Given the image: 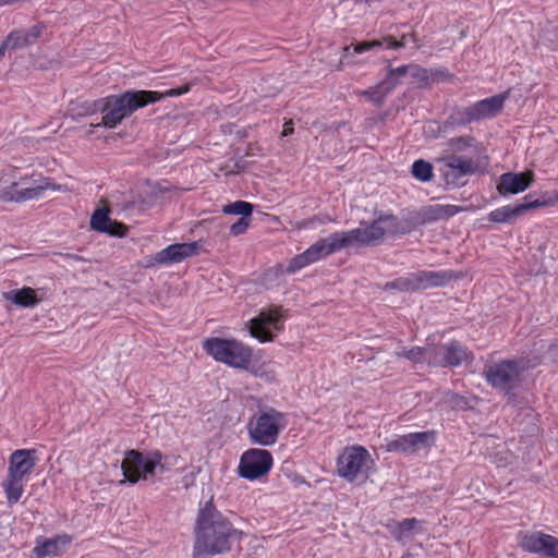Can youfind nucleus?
Wrapping results in <instances>:
<instances>
[{
  "instance_id": "nucleus-1",
  "label": "nucleus",
  "mask_w": 558,
  "mask_h": 558,
  "mask_svg": "<svg viewBox=\"0 0 558 558\" xmlns=\"http://www.w3.org/2000/svg\"><path fill=\"white\" fill-rule=\"evenodd\" d=\"M194 535L192 557L208 558L228 554L243 533L208 500L198 510Z\"/></svg>"
},
{
  "instance_id": "nucleus-2",
  "label": "nucleus",
  "mask_w": 558,
  "mask_h": 558,
  "mask_svg": "<svg viewBox=\"0 0 558 558\" xmlns=\"http://www.w3.org/2000/svg\"><path fill=\"white\" fill-rule=\"evenodd\" d=\"M287 426L286 414L271 407L259 408L257 414L247 424L252 444L272 446Z\"/></svg>"
},
{
  "instance_id": "nucleus-3",
  "label": "nucleus",
  "mask_w": 558,
  "mask_h": 558,
  "mask_svg": "<svg viewBox=\"0 0 558 558\" xmlns=\"http://www.w3.org/2000/svg\"><path fill=\"white\" fill-rule=\"evenodd\" d=\"M203 349L215 361L234 368L247 369L252 362V349L235 339L207 338Z\"/></svg>"
},
{
  "instance_id": "nucleus-4",
  "label": "nucleus",
  "mask_w": 558,
  "mask_h": 558,
  "mask_svg": "<svg viewBox=\"0 0 558 558\" xmlns=\"http://www.w3.org/2000/svg\"><path fill=\"white\" fill-rule=\"evenodd\" d=\"M385 234V228L377 226L373 220L371 223L362 221L360 228L350 231L333 232L326 236V240L329 250L333 254L354 245L369 246L378 244L384 240Z\"/></svg>"
},
{
  "instance_id": "nucleus-5",
  "label": "nucleus",
  "mask_w": 558,
  "mask_h": 558,
  "mask_svg": "<svg viewBox=\"0 0 558 558\" xmlns=\"http://www.w3.org/2000/svg\"><path fill=\"white\" fill-rule=\"evenodd\" d=\"M520 360H504L488 364L484 367L483 375L493 388L504 392L509 399L514 397V389L520 385L521 367Z\"/></svg>"
},
{
  "instance_id": "nucleus-6",
  "label": "nucleus",
  "mask_w": 558,
  "mask_h": 558,
  "mask_svg": "<svg viewBox=\"0 0 558 558\" xmlns=\"http://www.w3.org/2000/svg\"><path fill=\"white\" fill-rule=\"evenodd\" d=\"M97 109L102 113L101 124L106 128H116L126 116L140 107V92H126L124 95L109 96L99 100Z\"/></svg>"
},
{
  "instance_id": "nucleus-7",
  "label": "nucleus",
  "mask_w": 558,
  "mask_h": 558,
  "mask_svg": "<svg viewBox=\"0 0 558 558\" xmlns=\"http://www.w3.org/2000/svg\"><path fill=\"white\" fill-rule=\"evenodd\" d=\"M272 466V456L266 449H248L246 450L239 464V474L246 480H257L266 475Z\"/></svg>"
},
{
  "instance_id": "nucleus-8",
  "label": "nucleus",
  "mask_w": 558,
  "mask_h": 558,
  "mask_svg": "<svg viewBox=\"0 0 558 558\" xmlns=\"http://www.w3.org/2000/svg\"><path fill=\"white\" fill-rule=\"evenodd\" d=\"M49 187L46 185H34L27 177L21 178L20 181L0 182V201L4 203H23L26 201L36 199L41 196L45 190Z\"/></svg>"
},
{
  "instance_id": "nucleus-9",
  "label": "nucleus",
  "mask_w": 558,
  "mask_h": 558,
  "mask_svg": "<svg viewBox=\"0 0 558 558\" xmlns=\"http://www.w3.org/2000/svg\"><path fill=\"white\" fill-rule=\"evenodd\" d=\"M283 316L280 314L279 308L274 306L268 310H263L259 314L248 322V330L252 337L258 339L260 342H269L275 338L270 327L276 331L283 329Z\"/></svg>"
},
{
  "instance_id": "nucleus-10",
  "label": "nucleus",
  "mask_w": 558,
  "mask_h": 558,
  "mask_svg": "<svg viewBox=\"0 0 558 558\" xmlns=\"http://www.w3.org/2000/svg\"><path fill=\"white\" fill-rule=\"evenodd\" d=\"M372 461L368 451L361 446L347 448L338 458V473L341 477L352 482L363 473L364 466Z\"/></svg>"
},
{
  "instance_id": "nucleus-11",
  "label": "nucleus",
  "mask_w": 558,
  "mask_h": 558,
  "mask_svg": "<svg viewBox=\"0 0 558 558\" xmlns=\"http://www.w3.org/2000/svg\"><path fill=\"white\" fill-rule=\"evenodd\" d=\"M429 365L440 367L459 366L469 357V352L459 341L432 345L429 349Z\"/></svg>"
},
{
  "instance_id": "nucleus-12",
  "label": "nucleus",
  "mask_w": 558,
  "mask_h": 558,
  "mask_svg": "<svg viewBox=\"0 0 558 558\" xmlns=\"http://www.w3.org/2000/svg\"><path fill=\"white\" fill-rule=\"evenodd\" d=\"M435 438L434 430L410 433L389 440L386 448L390 452L414 453L420 449L433 446Z\"/></svg>"
},
{
  "instance_id": "nucleus-13",
  "label": "nucleus",
  "mask_w": 558,
  "mask_h": 558,
  "mask_svg": "<svg viewBox=\"0 0 558 558\" xmlns=\"http://www.w3.org/2000/svg\"><path fill=\"white\" fill-rule=\"evenodd\" d=\"M198 243H175L167 246L158 252L156 255L149 257L144 267H150L155 264H172L180 263L187 257L194 256L198 253Z\"/></svg>"
},
{
  "instance_id": "nucleus-14",
  "label": "nucleus",
  "mask_w": 558,
  "mask_h": 558,
  "mask_svg": "<svg viewBox=\"0 0 558 558\" xmlns=\"http://www.w3.org/2000/svg\"><path fill=\"white\" fill-rule=\"evenodd\" d=\"M532 195H526L524 197V202L510 206H502L497 208L488 214V220L495 223H506L511 222L525 211L534 208H538L546 205V202H541L539 199H532Z\"/></svg>"
},
{
  "instance_id": "nucleus-15",
  "label": "nucleus",
  "mask_w": 558,
  "mask_h": 558,
  "mask_svg": "<svg viewBox=\"0 0 558 558\" xmlns=\"http://www.w3.org/2000/svg\"><path fill=\"white\" fill-rule=\"evenodd\" d=\"M331 254L326 238L320 239L313 243L306 251L293 257L287 266L286 271L288 274H294L303 267Z\"/></svg>"
},
{
  "instance_id": "nucleus-16",
  "label": "nucleus",
  "mask_w": 558,
  "mask_h": 558,
  "mask_svg": "<svg viewBox=\"0 0 558 558\" xmlns=\"http://www.w3.org/2000/svg\"><path fill=\"white\" fill-rule=\"evenodd\" d=\"M533 172H506L499 178L497 190L499 194H518L525 191L533 182Z\"/></svg>"
},
{
  "instance_id": "nucleus-17",
  "label": "nucleus",
  "mask_w": 558,
  "mask_h": 558,
  "mask_svg": "<svg viewBox=\"0 0 558 558\" xmlns=\"http://www.w3.org/2000/svg\"><path fill=\"white\" fill-rule=\"evenodd\" d=\"M168 470L159 450L142 451V482L155 483Z\"/></svg>"
},
{
  "instance_id": "nucleus-18",
  "label": "nucleus",
  "mask_w": 558,
  "mask_h": 558,
  "mask_svg": "<svg viewBox=\"0 0 558 558\" xmlns=\"http://www.w3.org/2000/svg\"><path fill=\"white\" fill-rule=\"evenodd\" d=\"M109 215L110 209L108 207H98L90 217L92 229L110 235L123 236L126 228L122 223L113 221Z\"/></svg>"
},
{
  "instance_id": "nucleus-19",
  "label": "nucleus",
  "mask_w": 558,
  "mask_h": 558,
  "mask_svg": "<svg viewBox=\"0 0 558 558\" xmlns=\"http://www.w3.org/2000/svg\"><path fill=\"white\" fill-rule=\"evenodd\" d=\"M72 542L68 534H59L51 538L37 537L33 553L38 558L59 556L63 549Z\"/></svg>"
},
{
  "instance_id": "nucleus-20",
  "label": "nucleus",
  "mask_w": 558,
  "mask_h": 558,
  "mask_svg": "<svg viewBox=\"0 0 558 558\" xmlns=\"http://www.w3.org/2000/svg\"><path fill=\"white\" fill-rule=\"evenodd\" d=\"M508 97L509 92L507 90L489 98L482 99L472 105L476 122L490 119L499 114Z\"/></svg>"
},
{
  "instance_id": "nucleus-21",
  "label": "nucleus",
  "mask_w": 558,
  "mask_h": 558,
  "mask_svg": "<svg viewBox=\"0 0 558 558\" xmlns=\"http://www.w3.org/2000/svg\"><path fill=\"white\" fill-rule=\"evenodd\" d=\"M409 37L412 38V40L414 43L417 41L415 34L402 35L400 40H396L393 37L388 36V37H384L381 40L375 39V40L352 44L350 46H347L344 48V51H345L347 56H349L351 48H353L354 53H363V52H366L372 49L381 48L384 45H386L387 48L398 49V48L404 47L407 45V39Z\"/></svg>"
},
{
  "instance_id": "nucleus-22",
  "label": "nucleus",
  "mask_w": 558,
  "mask_h": 558,
  "mask_svg": "<svg viewBox=\"0 0 558 558\" xmlns=\"http://www.w3.org/2000/svg\"><path fill=\"white\" fill-rule=\"evenodd\" d=\"M36 465L34 451L27 449H19L11 453L9 473L10 475L24 478L29 474Z\"/></svg>"
},
{
  "instance_id": "nucleus-23",
  "label": "nucleus",
  "mask_w": 558,
  "mask_h": 558,
  "mask_svg": "<svg viewBox=\"0 0 558 558\" xmlns=\"http://www.w3.org/2000/svg\"><path fill=\"white\" fill-rule=\"evenodd\" d=\"M463 210L462 207L456 205H429L423 207L421 211L417 213V219L420 223L425 225L450 218Z\"/></svg>"
},
{
  "instance_id": "nucleus-24",
  "label": "nucleus",
  "mask_w": 558,
  "mask_h": 558,
  "mask_svg": "<svg viewBox=\"0 0 558 558\" xmlns=\"http://www.w3.org/2000/svg\"><path fill=\"white\" fill-rule=\"evenodd\" d=\"M415 275L417 290L433 287H444L452 279V272L439 271H420Z\"/></svg>"
},
{
  "instance_id": "nucleus-25",
  "label": "nucleus",
  "mask_w": 558,
  "mask_h": 558,
  "mask_svg": "<svg viewBox=\"0 0 558 558\" xmlns=\"http://www.w3.org/2000/svg\"><path fill=\"white\" fill-rule=\"evenodd\" d=\"M2 298L21 307H34L39 303L36 291L29 287L3 292Z\"/></svg>"
},
{
  "instance_id": "nucleus-26",
  "label": "nucleus",
  "mask_w": 558,
  "mask_h": 558,
  "mask_svg": "<svg viewBox=\"0 0 558 558\" xmlns=\"http://www.w3.org/2000/svg\"><path fill=\"white\" fill-rule=\"evenodd\" d=\"M396 86L397 82L381 81L376 86L361 92V95L367 97L374 106L381 107L385 104L386 97L395 89Z\"/></svg>"
},
{
  "instance_id": "nucleus-27",
  "label": "nucleus",
  "mask_w": 558,
  "mask_h": 558,
  "mask_svg": "<svg viewBox=\"0 0 558 558\" xmlns=\"http://www.w3.org/2000/svg\"><path fill=\"white\" fill-rule=\"evenodd\" d=\"M374 223H377V226L387 223V229H385V231L392 235L405 234L411 230V227L407 220H400L392 214L379 215L374 220Z\"/></svg>"
},
{
  "instance_id": "nucleus-28",
  "label": "nucleus",
  "mask_w": 558,
  "mask_h": 558,
  "mask_svg": "<svg viewBox=\"0 0 558 558\" xmlns=\"http://www.w3.org/2000/svg\"><path fill=\"white\" fill-rule=\"evenodd\" d=\"M191 88V84H184L178 88H171L165 92H151V90H142V108L154 104L165 97H177L187 93Z\"/></svg>"
},
{
  "instance_id": "nucleus-29",
  "label": "nucleus",
  "mask_w": 558,
  "mask_h": 558,
  "mask_svg": "<svg viewBox=\"0 0 558 558\" xmlns=\"http://www.w3.org/2000/svg\"><path fill=\"white\" fill-rule=\"evenodd\" d=\"M548 536L549 534L541 532L525 534L522 537L520 545L526 551L543 555Z\"/></svg>"
},
{
  "instance_id": "nucleus-30",
  "label": "nucleus",
  "mask_w": 558,
  "mask_h": 558,
  "mask_svg": "<svg viewBox=\"0 0 558 558\" xmlns=\"http://www.w3.org/2000/svg\"><path fill=\"white\" fill-rule=\"evenodd\" d=\"M8 502L16 504L24 492V478L8 474V478L2 484Z\"/></svg>"
},
{
  "instance_id": "nucleus-31",
  "label": "nucleus",
  "mask_w": 558,
  "mask_h": 558,
  "mask_svg": "<svg viewBox=\"0 0 558 558\" xmlns=\"http://www.w3.org/2000/svg\"><path fill=\"white\" fill-rule=\"evenodd\" d=\"M444 162L447 168L454 169L459 175H468L474 172V162L471 158L465 159L454 154L445 157Z\"/></svg>"
},
{
  "instance_id": "nucleus-32",
  "label": "nucleus",
  "mask_w": 558,
  "mask_h": 558,
  "mask_svg": "<svg viewBox=\"0 0 558 558\" xmlns=\"http://www.w3.org/2000/svg\"><path fill=\"white\" fill-rule=\"evenodd\" d=\"M130 454L133 459H124L121 468L125 480L135 484L140 480V452L132 450Z\"/></svg>"
},
{
  "instance_id": "nucleus-33",
  "label": "nucleus",
  "mask_w": 558,
  "mask_h": 558,
  "mask_svg": "<svg viewBox=\"0 0 558 558\" xmlns=\"http://www.w3.org/2000/svg\"><path fill=\"white\" fill-rule=\"evenodd\" d=\"M162 190L158 184L146 181L142 184V208L153 206L161 198Z\"/></svg>"
},
{
  "instance_id": "nucleus-34",
  "label": "nucleus",
  "mask_w": 558,
  "mask_h": 558,
  "mask_svg": "<svg viewBox=\"0 0 558 558\" xmlns=\"http://www.w3.org/2000/svg\"><path fill=\"white\" fill-rule=\"evenodd\" d=\"M472 122H476L472 106L456 108L448 119L451 125H466Z\"/></svg>"
},
{
  "instance_id": "nucleus-35",
  "label": "nucleus",
  "mask_w": 558,
  "mask_h": 558,
  "mask_svg": "<svg viewBox=\"0 0 558 558\" xmlns=\"http://www.w3.org/2000/svg\"><path fill=\"white\" fill-rule=\"evenodd\" d=\"M420 521L415 518H407L402 520L396 531L395 537L401 541L403 537H412L418 533Z\"/></svg>"
},
{
  "instance_id": "nucleus-36",
  "label": "nucleus",
  "mask_w": 558,
  "mask_h": 558,
  "mask_svg": "<svg viewBox=\"0 0 558 558\" xmlns=\"http://www.w3.org/2000/svg\"><path fill=\"white\" fill-rule=\"evenodd\" d=\"M254 206L245 201H235L222 207L226 215H239L241 217H252Z\"/></svg>"
},
{
  "instance_id": "nucleus-37",
  "label": "nucleus",
  "mask_w": 558,
  "mask_h": 558,
  "mask_svg": "<svg viewBox=\"0 0 558 558\" xmlns=\"http://www.w3.org/2000/svg\"><path fill=\"white\" fill-rule=\"evenodd\" d=\"M411 172L415 179L422 182H428L433 179V165L423 159H418L412 165Z\"/></svg>"
},
{
  "instance_id": "nucleus-38",
  "label": "nucleus",
  "mask_w": 558,
  "mask_h": 558,
  "mask_svg": "<svg viewBox=\"0 0 558 558\" xmlns=\"http://www.w3.org/2000/svg\"><path fill=\"white\" fill-rule=\"evenodd\" d=\"M385 290L396 289L401 292L416 291V279L415 275L405 278H398L393 281L387 282L384 287Z\"/></svg>"
},
{
  "instance_id": "nucleus-39",
  "label": "nucleus",
  "mask_w": 558,
  "mask_h": 558,
  "mask_svg": "<svg viewBox=\"0 0 558 558\" xmlns=\"http://www.w3.org/2000/svg\"><path fill=\"white\" fill-rule=\"evenodd\" d=\"M429 349H430V347H427V348L414 347L409 350H403L402 353H400V355H402V356L407 357L408 360L415 362V363H421V362L427 361V363L429 364V352H428Z\"/></svg>"
},
{
  "instance_id": "nucleus-40",
  "label": "nucleus",
  "mask_w": 558,
  "mask_h": 558,
  "mask_svg": "<svg viewBox=\"0 0 558 558\" xmlns=\"http://www.w3.org/2000/svg\"><path fill=\"white\" fill-rule=\"evenodd\" d=\"M410 76L418 83L420 87H426L432 75L426 69L417 64H410Z\"/></svg>"
},
{
  "instance_id": "nucleus-41",
  "label": "nucleus",
  "mask_w": 558,
  "mask_h": 558,
  "mask_svg": "<svg viewBox=\"0 0 558 558\" xmlns=\"http://www.w3.org/2000/svg\"><path fill=\"white\" fill-rule=\"evenodd\" d=\"M9 36H13L14 39L10 44L9 48H21L27 45H32V40L29 39L28 34H24V32H12Z\"/></svg>"
},
{
  "instance_id": "nucleus-42",
  "label": "nucleus",
  "mask_w": 558,
  "mask_h": 558,
  "mask_svg": "<svg viewBox=\"0 0 558 558\" xmlns=\"http://www.w3.org/2000/svg\"><path fill=\"white\" fill-rule=\"evenodd\" d=\"M410 75V65H401L396 69H390L384 81H393L399 83V80Z\"/></svg>"
},
{
  "instance_id": "nucleus-43",
  "label": "nucleus",
  "mask_w": 558,
  "mask_h": 558,
  "mask_svg": "<svg viewBox=\"0 0 558 558\" xmlns=\"http://www.w3.org/2000/svg\"><path fill=\"white\" fill-rule=\"evenodd\" d=\"M251 225V217H241L236 222L231 225L230 233L232 235H241L246 232Z\"/></svg>"
},
{
  "instance_id": "nucleus-44",
  "label": "nucleus",
  "mask_w": 558,
  "mask_h": 558,
  "mask_svg": "<svg viewBox=\"0 0 558 558\" xmlns=\"http://www.w3.org/2000/svg\"><path fill=\"white\" fill-rule=\"evenodd\" d=\"M543 556L548 558H558V538L548 536Z\"/></svg>"
},
{
  "instance_id": "nucleus-45",
  "label": "nucleus",
  "mask_w": 558,
  "mask_h": 558,
  "mask_svg": "<svg viewBox=\"0 0 558 558\" xmlns=\"http://www.w3.org/2000/svg\"><path fill=\"white\" fill-rule=\"evenodd\" d=\"M442 177H444V181L446 182V184L453 185V186H459L461 184L460 180L464 175H459V173L456 172L454 169L447 168V170L444 172Z\"/></svg>"
},
{
  "instance_id": "nucleus-46",
  "label": "nucleus",
  "mask_w": 558,
  "mask_h": 558,
  "mask_svg": "<svg viewBox=\"0 0 558 558\" xmlns=\"http://www.w3.org/2000/svg\"><path fill=\"white\" fill-rule=\"evenodd\" d=\"M545 40L551 49H558V26L551 31H546Z\"/></svg>"
},
{
  "instance_id": "nucleus-47",
  "label": "nucleus",
  "mask_w": 558,
  "mask_h": 558,
  "mask_svg": "<svg viewBox=\"0 0 558 558\" xmlns=\"http://www.w3.org/2000/svg\"><path fill=\"white\" fill-rule=\"evenodd\" d=\"M293 131H294V129H293L292 120L286 121L283 124V130L281 132V136L282 137L289 136V135L293 134Z\"/></svg>"
},
{
  "instance_id": "nucleus-48",
  "label": "nucleus",
  "mask_w": 558,
  "mask_h": 558,
  "mask_svg": "<svg viewBox=\"0 0 558 558\" xmlns=\"http://www.w3.org/2000/svg\"><path fill=\"white\" fill-rule=\"evenodd\" d=\"M13 39V36H8L7 39L2 43V45L0 46V59L4 56L5 50L9 48Z\"/></svg>"
},
{
  "instance_id": "nucleus-49",
  "label": "nucleus",
  "mask_w": 558,
  "mask_h": 558,
  "mask_svg": "<svg viewBox=\"0 0 558 558\" xmlns=\"http://www.w3.org/2000/svg\"><path fill=\"white\" fill-rule=\"evenodd\" d=\"M472 141H474L473 137L460 136V137H457V138L452 140V143H454V144H463L465 146H469V145H471Z\"/></svg>"
},
{
  "instance_id": "nucleus-50",
  "label": "nucleus",
  "mask_w": 558,
  "mask_h": 558,
  "mask_svg": "<svg viewBox=\"0 0 558 558\" xmlns=\"http://www.w3.org/2000/svg\"><path fill=\"white\" fill-rule=\"evenodd\" d=\"M448 400H449L452 404H454V405H459V404H460V402L462 401V398H461L460 396H458L457 393L451 392V393H449V395H448Z\"/></svg>"
},
{
  "instance_id": "nucleus-51",
  "label": "nucleus",
  "mask_w": 558,
  "mask_h": 558,
  "mask_svg": "<svg viewBox=\"0 0 558 558\" xmlns=\"http://www.w3.org/2000/svg\"><path fill=\"white\" fill-rule=\"evenodd\" d=\"M29 32L33 35V39H31L32 44H34L37 37L39 36L40 29L37 26H34L33 28L29 29Z\"/></svg>"
},
{
  "instance_id": "nucleus-52",
  "label": "nucleus",
  "mask_w": 558,
  "mask_h": 558,
  "mask_svg": "<svg viewBox=\"0 0 558 558\" xmlns=\"http://www.w3.org/2000/svg\"><path fill=\"white\" fill-rule=\"evenodd\" d=\"M24 34H28L29 35V39H33V35L31 34V32H24Z\"/></svg>"
}]
</instances>
